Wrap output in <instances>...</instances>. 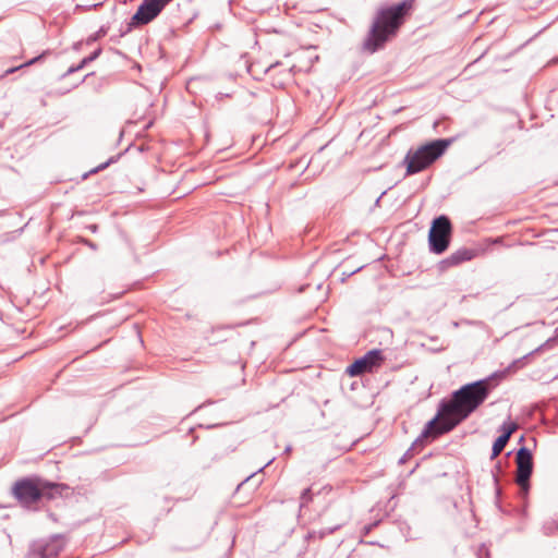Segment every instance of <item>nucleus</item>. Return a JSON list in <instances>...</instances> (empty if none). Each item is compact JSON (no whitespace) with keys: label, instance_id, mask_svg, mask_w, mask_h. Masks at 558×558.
<instances>
[{"label":"nucleus","instance_id":"7ed1b4c3","mask_svg":"<svg viewBox=\"0 0 558 558\" xmlns=\"http://www.w3.org/2000/svg\"><path fill=\"white\" fill-rule=\"evenodd\" d=\"M450 143L449 140H435L409 150L403 160L407 174H415L427 169L446 151Z\"/></svg>","mask_w":558,"mask_h":558},{"label":"nucleus","instance_id":"1a4fd4ad","mask_svg":"<svg viewBox=\"0 0 558 558\" xmlns=\"http://www.w3.org/2000/svg\"><path fill=\"white\" fill-rule=\"evenodd\" d=\"M517 427H518L517 424L513 422L504 423V425L501 427L504 433L495 440V442L493 445L492 459H495L496 457H498L500 454V452L506 447L510 436L514 433Z\"/></svg>","mask_w":558,"mask_h":558},{"label":"nucleus","instance_id":"f257e3e1","mask_svg":"<svg viewBox=\"0 0 558 558\" xmlns=\"http://www.w3.org/2000/svg\"><path fill=\"white\" fill-rule=\"evenodd\" d=\"M488 396V384L484 380L468 384L453 392L450 401L441 404L435 418L422 433L423 438H436L454 428L475 411Z\"/></svg>","mask_w":558,"mask_h":558},{"label":"nucleus","instance_id":"0eeeda50","mask_svg":"<svg viewBox=\"0 0 558 558\" xmlns=\"http://www.w3.org/2000/svg\"><path fill=\"white\" fill-rule=\"evenodd\" d=\"M168 4L165 0H144L132 17V24L144 25L153 21Z\"/></svg>","mask_w":558,"mask_h":558},{"label":"nucleus","instance_id":"9d476101","mask_svg":"<svg viewBox=\"0 0 558 558\" xmlns=\"http://www.w3.org/2000/svg\"><path fill=\"white\" fill-rule=\"evenodd\" d=\"M473 257V254L471 251L469 250H461V251H457L454 252L453 254H451L446 263L449 264V265H458L462 262H466V260H470L471 258Z\"/></svg>","mask_w":558,"mask_h":558},{"label":"nucleus","instance_id":"6e6552de","mask_svg":"<svg viewBox=\"0 0 558 558\" xmlns=\"http://www.w3.org/2000/svg\"><path fill=\"white\" fill-rule=\"evenodd\" d=\"M44 485L38 482L26 480L19 482L14 487L16 498L24 505H29L38 500L44 493Z\"/></svg>","mask_w":558,"mask_h":558},{"label":"nucleus","instance_id":"ddd939ff","mask_svg":"<svg viewBox=\"0 0 558 558\" xmlns=\"http://www.w3.org/2000/svg\"><path fill=\"white\" fill-rule=\"evenodd\" d=\"M165 1L169 3L171 0H165Z\"/></svg>","mask_w":558,"mask_h":558},{"label":"nucleus","instance_id":"f03ea898","mask_svg":"<svg viewBox=\"0 0 558 558\" xmlns=\"http://www.w3.org/2000/svg\"><path fill=\"white\" fill-rule=\"evenodd\" d=\"M414 0H404L399 4L378 11L373 23L371 34L365 41L368 51L374 52L381 47L391 36H395L403 24L405 15L413 9Z\"/></svg>","mask_w":558,"mask_h":558},{"label":"nucleus","instance_id":"20e7f679","mask_svg":"<svg viewBox=\"0 0 558 558\" xmlns=\"http://www.w3.org/2000/svg\"><path fill=\"white\" fill-rule=\"evenodd\" d=\"M452 225L447 216H439L433 220L428 233L430 251L435 254L444 253L450 244Z\"/></svg>","mask_w":558,"mask_h":558},{"label":"nucleus","instance_id":"39448f33","mask_svg":"<svg viewBox=\"0 0 558 558\" xmlns=\"http://www.w3.org/2000/svg\"><path fill=\"white\" fill-rule=\"evenodd\" d=\"M515 462H517V478H515V481H517V484L520 486L522 493L524 495H526L529 492V488H530L529 480H530V476H531L532 470H533V459H532V454H531L530 450L524 447L519 449V451L517 452Z\"/></svg>","mask_w":558,"mask_h":558},{"label":"nucleus","instance_id":"9b49d317","mask_svg":"<svg viewBox=\"0 0 558 558\" xmlns=\"http://www.w3.org/2000/svg\"><path fill=\"white\" fill-rule=\"evenodd\" d=\"M35 60H36V59H33V60H31V61H28V62H26V63H24V64H22V65H20V66H15V68H11V69L7 70V71H5V75L11 74V73H13L14 71H16L17 69H21V68H23V66H27V65L33 64V63L35 62Z\"/></svg>","mask_w":558,"mask_h":558},{"label":"nucleus","instance_id":"f8f14e48","mask_svg":"<svg viewBox=\"0 0 558 558\" xmlns=\"http://www.w3.org/2000/svg\"><path fill=\"white\" fill-rule=\"evenodd\" d=\"M302 501L303 502H307L311 500V489L310 488H306L303 493H302Z\"/></svg>","mask_w":558,"mask_h":558},{"label":"nucleus","instance_id":"423d86ee","mask_svg":"<svg viewBox=\"0 0 558 558\" xmlns=\"http://www.w3.org/2000/svg\"><path fill=\"white\" fill-rule=\"evenodd\" d=\"M384 357L380 351H368L363 357L355 360L347 368L348 375L351 377L362 375L367 372H373L381 365Z\"/></svg>","mask_w":558,"mask_h":558}]
</instances>
